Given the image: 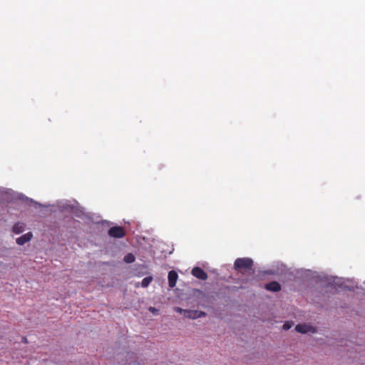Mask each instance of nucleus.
<instances>
[{
	"label": "nucleus",
	"instance_id": "nucleus-1",
	"mask_svg": "<svg viewBox=\"0 0 365 365\" xmlns=\"http://www.w3.org/2000/svg\"><path fill=\"white\" fill-rule=\"evenodd\" d=\"M253 261L250 258H237L234 263V267L239 272L252 270Z\"/></svg>",
	"mask_w": 365,
	"mask_h": 365
},
{
	"label": "nucleus",
	"instance_id": "nucleus-2",
	"mask_svg": "<svg viewBox=\"0 0 365 365\" xmlns=\"http://www.w3.org/2000/svg\"><path fill=\"white\" fill-rule=\"evenodd\" d=\"M109 236L114 238H122L125 235V231L123 227L114 226L110 227L108 232Z\"/></svg>",
	"mask_w": 365,
	"mask_h": 365
},
{
	"label": "nucleus",
	"instance_id": "nucleus-3",
	"mask_svg": "<svg viewBox=\"0 0 365 365\" xmlns=\"http://www.w3.org/2000/svg\"><path fill=\"white\" fill-rule=\"evenodd\" d=\"M205 316L206 313L202 311L186 309V312H185V317L192 319L204 317Z\"/></svg>",
	"mask_w": 365,
	"mask_h": 365
},
{
	"label": "nucleus",
	"instance_id": "nucleus-4",
	"mask_svg": "<svg viewBox=\"0 0 365 365\" xmlns=\"http://www.w3.org/2000/svg\"><path fill=\"white\" fill-rule=\"evenodd\" d=\"M192 274L201 280H206L208 277L207 274L199 267H195L192 269Z\"/></svg>",
	"mask_w": 365,
	"mask_h": 365
},
{
	"label": "nucleus",
	"instance_id": "nucleus-5",
	"mask_svg": "<svg viewBox=\"0 0 365 365\" xmlns=\"http://www.w3.org/2000/svg\"><path fill=\"white\" fill-rule=\"evenodd\" d=\"M168 285L170 288H173L175 287L176 285V282H177V280H178V273L174 271V270H171L168 272Z\"/></svg>",
	"mask_w": 365,
	"mask_h": 365
},
{
	"label": "nucleus",
	"instance_id": "nucleus-6",
	"mask_svg": "<svg viewBox=\"0 0 365 365\" xmlns=\"http://www.w3.org/2000/svg\"><path fill=\"white\" fill-rule=\"evenodd\" d=\"M31 232H28L16 239V243L19 245H23L25 243L29 242L32 238Z\"/></svg>",
	"mask_w": 365,
	"mask_h": 365
},
{
	"label": "nucleus",
	"instance_id": "nucleus-7",
	"mask_svg": "<svg viewBox=\"0 0 365 365\" xmlns=\"http://www.w3.org/2000/svg\"><path fill=\"white\" fill-rule=\"evenodd\" d=\"M265 289L272 292H279L281 290V285L277 282L273 281L266 284Z\"/></svg>",
	"mask_w": 365,
	"mask_h": 365
},
{
	"label": "nucleus",
	"instance_id": "nucleus-8",
	"mask_svg": "<svg viewBox=\"0 0 365 365\" xmlns=\"http://www.w3.org/2000/svg\"><path fill=\"white\" fill-rule=\"evenodd\" d=\"M312 327L306 324H297L295 327V329L297 331L302 334H306L311 330Z\"/></svg>",
	"mask_w": 365,
	"mask_h": 365
},
{
	"label": "nucleus",
	"instance_id": "nucleus-9",
	"mask_svg": "<svg viewBox=\"0 0 365 365\" xmlns=\"http://www.w3.org/2000/svg\"><path fill=\"white\" fill-rule=\"evenodd\" d=\"M24 225L21 223H16L13 227V232L16 234H20L24 231Z\"/></svg>",
	"mask_w": 365,
	"mask_h": 365
},
{
	"label": "nucleus",
	"instance_id": "nucleus-10",
	"mask_svg": "<svg viewBox=\"0 0 365 365\" xmlns=\"http://www.w3.org/2000/svg\"><path fill=\"white\" fill-rule=\"evenodd\" d=\"M123 260L126 262V263H132L133 262H135V257L133 254L132 253H128L127 254L125 257H124V259Z\"/></svg>",
	"mask_w": 365,
	"mask_h": 365
},
{
	"label": "nucleus",
	"instance_id": "nucleus-11",
	"mask_svg": "<svg viewBox=\"0 0 365 365\" xmlns=\"http://www.w3.org/2000/svg\"><path fill=\"white\" fill-rule=\"evenodd\" d=\"M153 278L151 276L145 277L141 282V286L143 287H147L150 283L153 281Z\"/></svg>",
	"mask_w": 365,
	"mask_h": 365
},
{
	"label": "nucleus",
	"instance_id": "nucleus-12",
	"mask_svg": "<svg viewBox=\"0 0 365 365\" xmlns=\"http://www.w3.org/2000/svg\"><path fill=\"white\" fill-rule=\"evenodd\" d=\"M175 311L180 313V314H182L183 316L185 317V312H186V309H183L180 307H175Z\"/></svg>",
	"mask_w": 365,
	"mask_h": 365
},
{
	"label": "nucleus",
	"instance_id": "nucleus-13",
	"mask_svg": "<svg viewBox=\"0 0 365 365\" xmlns=\"http://www.w3.org/2000/svg\"><path fill=\"white\" fill-rule=\"evenodd\" d=\"M291 327H292V324H289V323H288V322L284 323V325H283V329H284V330H288V329H289Z\"/></svg>",
	"mask_w": 365,
	"mask_h": 365
},
{
	"label": "nucleus",
	"instance_id": "nucleus-14",
	"mask_svg": "<svg viewBox=\"0 0 365 365\" xmlns=\"http://www.w3.org/2000/svg\"><path fill=\"white\" fill-rule=\"evenodd\" d=\"M130 359H133L135 358V354L133 353L128 354Z\"/></svg>",
	"mask_w": 365,
	"mask_h": 365
},
{
	"label": "nucleus",
	"instance_id": "nucleus-15",
	"mask_svg": "<svg viewBox=\"0 0 365 365\" xmlns=\"http://www.w3.org/2000/svg\"><path fill=\"white\" fill-rule=\"evenodd\" d=\"M22 340L24 342L27 343V339L26 337H23Z\"/></svg>",
	"mask_w": 365,
	"mask_h": 365
},
{
	"label": "nucleus",
	"instance_id": "nucleus-16",
	"mask_svg": "<svg viewBox=\"0 0 365 365\" xmlns=\"http://www.w3.org/2000/svg\"><path fill=\"white\" fill-rule=\"evenodd\" d=\"M125 365H133V361H130L126 363V364H125Z\"/></svg>",
	"mask_w": 365,
	"mask_h": 365
},
{
	"label": "nucleus",
	"instance_id": "nucleus-17",
	"mask_svg": "<svg viewBox=\"0 0 365 365\" xmlns=\"http://www.w3.org/2000/svg\"><path fill=\"white\" fill-rule=\"evenodd\" d=\"M138 267L141 269H145V267L143 265H138Z\"/></svg>",
	"mask_w": 365,
	"mask_h": 365
},
{
	"label": "nucleus",
	"instance_id": "nucleus-18",
	"mask_svg": "<svg viewBox=\"0 0 365 365\" xmlns=\"http://www.w3.org/2000/svg\"><path fill=\"white\" fill-rule=\"evenodd\" d=\"M150 310L152 311V312H154L155 308L151 307V308H150Z\"/></svg>",
	"mask_w": 365,
	"mask_h": 365
}]
</instances>
